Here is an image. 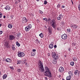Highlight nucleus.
Returning <instances> with one entry per match:
<instances>
[{
	"instance_id": "obj_1",
	"label": "nucleus",
	"mask_w": 80,
	"mask_h": 80,
	"mask_svg": "<svg viewBox=\"0 0 80 80\" xmlns=\"http://www.w3.org/2000/svg\"><path fill=\"white\" fill-rule=\"evenodd\" d=\"M45 75L48 77H52V73H51V71L50 70V68L46 66L44 67Z\"/></svg>"
},
{
	"instance_id": "obj_2",
	"label": "nucleus",
	"mask_w": 80,
	"mask_h": 80,
	"mask_svg": "<svg viewBox=\"0 0 80 80\" xmlns=\"http://www.w3.org/2000/svg\"><path fill=\"white\" fill-rule=\"evenodd\" d=\"M50 23L53 28L55 29L57 27V23L55 19H52L51 20V21H50Z\"/></svg>"
},
{
	"instance_id": "obj_3",
	"label": "nucleus",
	"mask_w": 80,
	"mask_h": 80,
	"mask_svg": "<svg viewBox=\"0 0 80 80\" xmlns=\"http://www.w3.org/2000/svg\"><path fill=\"white\" fill-rule=\"evenodd\" d=\"M18 56L19 57H23L25 56V54L23 52H18Z\"/></svg>"
},
{
	"instance_id": "obj_4",
	"label": "nucleus",
	"mask_w": 80,
	"mask_h": 80,
	"mask_svg": "<svg viewBox=\"0 0 80 80\" xmlns=\"http://www.w3.org/2000/svg\"><path fill=\"white\" fill-rule=\"evenodd\" d=\"M61 37L62 39H63V40H66V38H67V35L64 34L62 35Z\"/></svg>"
},
{
	"instance_id": "obj_5",
	"label": "nucleus",
	"mask_w": 80,
	"mask_h": 80,
	"mask_svg": "<svg viewBox=\"0 0 80 80\" xmlns=\"http://www.w3.org/2000/svg\"><path fill=\"white\" fill-rule=\"evenodd\" d=\"M15 38V37L12 35H9V39L10 40H13Z\"/></svg>"
},
{
	"instance_id": "obj_6",
	"label": "nucleus",
	"mask_w": 80,
	"mask_h": 80,
	"mask_svg": "<svg viewBox=\"0 0 80 80\" xmlns=\"http://www.w3.org/2000/svg\"><path fill=\"white\" fill-rule=\"evenodd\" d=\"M74 73L75 75H77L78 77L80 76V72L77 70H76L75 71Z\"/></svg>"
},
{
	"instance_id": "obj_7",
	"label": "nucleus",
	"mask_w": 80,
	"mask_h": 80,
	"mask_svg": "<svg viewBox=\"0 0 80 80\" xmlns=\"http://www.w3.org/2000/svg\"><path fill=\"white\" fill-rule=\"evenodd\" d=\"M22 23H27L28 22V20L27 19L26 17H23L22 18Z\"/></svg>"
},
{
	"instance_id": "obj_8",
	"label": "nucleus",
	"mask_w": 80,
	"mask_h": 80,
	"mask_svg": "<svg viewBox=\"0 0 80 80\" xmlns=\"http://www.w3.org/2000/svg\"><path fill=\"white\" fill-rule=\"evenodd\" d=\"M40 70L41 72H44V68H43V66H40L39 67Z\"/></svg>"
},
{
	"instance_id": "obj_9",
	"label": "nucleus",
	"mask_w": 80,
	"mask_h": 80,
	"mask_svg": "<svg viewBox=\"0 0 80 80\" xmlns=\"http://www.w3.org/2000/svg\"><path fill=\"white\" fill-rule=\"evenodd\" d=\"M59 71L61 72V73H62L63 72H64V68H63V67H61L59 69Z\"/></svg>"
},
{
	"instance_id": "obj_10",
	"label": "nucleus",
	"mask_w": 80,
	"mask_h": 80,
	"mask_svg": "<svg viewBox=\"0 0 80 80\" xmlns=\"http://www.w3.org/2000/svg\"><path fill=\"white\" fill-rule=\"evenodd\" d=\"M6 62H9V63H12V59L9 58H7L6 60Z\"/></svg>"
},
{
	"instance_id": "obj_11",
	"label": "nucleus",
	"mask_w": 80,
	"mask_h": 80,
	"mask_svg": "<svg viewBox=\"0 0 80 80\" xmlns=\"http://www.w3.org/2000/svg\"><path fill=\"white\" fill-rule=\"evenodd\" d=\"M5 8L6 10H10L11 8L10 6H7L6 7H5Z\"/></svg>"
},
{
	"instance_id": "obj_12",
	"label": "nucleus",
	"mask_w": 80,
	"mask_h": 80,
	"mask_svg": "<svg viewBox=\"0 0 80 80\" xmlns=\"http://www.w3.org/2000/svg\"><path fill=\"white\" fill-rule=\"evenodd\" d=\"M38 63H39V67H42V66H43V62H42V61H40Z\"/></svg>"
},
{
	"instance_id": "obj_13",
	"label": "nucleus",
	"mask_w": 80,
	"mask_h": 80,
	"mask_svg": "<svg viewBox=\"0 0 80 80\" xmlns=\"http://www.w3.org/2000/svg\"><path fill=\"white\" fill-rule=\"evenodd\" d=\"M68 73L69 76L72 77L73 76V72L72 71H69Z\"/></svg>"
},
{
	"instance_id": "obj_14",
	"label": "nucleus",
	"mask_w": 80,
	"mask_h": 80,
	"mask_svg": "<svg viewBox=\"0 0 80 80\" xmlns=\"http://www.w3.org/2000/svg\"><path fill=\"white\" fill-rule=\"evenodd\" d=\"M28 26H27L25 28V30L26 32H28L30 30V28H28Z\"/></svg>"
},
{
	"instance_id": "obj_15",
	"label": "nucleus",
	"mask_w": 80,
	"mask_h": 80,
	"mask_svg": "<svg viewBox=\"0 0 80 80\" xmlns=\"http://www.w3.org/2000/svg\"><path fill=\"white\" fill-rule=\"evenodd\" d=\"M55 60H57L58 59V55H56L54 57Z\"/></svg>"
},
{
	"instance_id": "obj_16",
	"label": "nucleus",
	"mask_w": 80,
	"mask_h": 80,
	"mask_svg": "<svg viewBox=\"0 0 80 80\" xmlns=\"http://www.w3.org/2000/svg\"><path fill=\"white\" fill-rule=\"evenodd\" d=\"M49 48H51L52 49V48H53V45L52 44H50L49 46Z\"/></svg>"
},
{
	"instance_id": "obj_17",
	"label": "nucleus",
	"mask_w": 80,
	"mask_h": 80,
	"mask_svg": "<svg viewBox=\"0 0 80 80\" xmlns=\"http://www.w3.org/2000/svg\"><path fill=\"white\" fill-rule=\"evenodd\" d=\"M39 36L41 38H43V33H41L39 35Z\"/></svg>"
},
{
	"instance_id": "obj_18",
	"label": "nucleus",
	"mask_w": 80,
	"mask_h": 80,
	"mask_svg": "<svg viewBox=\"0 0 80 80\" xmlns=\"http://www.w3.org/2000/svg\"><path fill=\"white\" fill-rule=\"evenodd\" d=\"M17 64L18 65V64H20V63H22V61H21V60H18L17 61Z\"/></svg>"
},
{
	"instance_id": "obj_19",
	"label": "nucleus",
	"mask_w": 80,
	"mask_h": 80,
	"mask_svg": "<svg viewBox=\"0 0 80 80\" xmlns=\"http://www.w3.org/2000/svg\"><path fill=\"white\" fill-rule=\"evenodd\" d=\"M7 77V75L6 74H4L3 75L2 78L3 79H5Z\"/></svg>"
},
{
	"instance_id": "obj_20",
	"label": "nucleus",
	"mask_w": 80,
	"mask_h": 80,
	"mask_svg": "<svg viewBox=\"0 0 80 80\" xmlns=\"http://www.w3.org/2000/svg\"><path fill=\"white\" fill-rule=\"evenodd\" d=\"M71 79V77L69 76H68L66 78V79L67 80H70Z\"/></svg>"
},
{
	"instance_id": "obj_21",
	"label": "nucleus",
	"mask_w": 80,
	"mask_h": 80,
	"mask_svg": "<svg viewBox=\"0 0 80 80\" xmlns=\"http://www.w3.org/2000/svg\"><path fill=\"white\" fill-rule=\"evenodd\" d=\"M35 52H32L31 53V55L32 56H35Z\"/></svg>"
},
{
	"instance_id": "obj_22",
	"label": "nucleus",
	"mask_w": 80,
	"mask_h": 80,
	"mask_svg": "<svg viewBox=\"0 0 80 80\" xmlns=\"http://www.w3.org/2000/svg\"><path fill=\"white\" fill-rule=\"evenodd\" d=\"M12 49L14 51L15 50V46H14V45H12Z\"/></svg>"
},
{
	"instance_id": "obj_23",
	"label": "nucleus",
	"mask_w": 80,
	"mask_h": 80,
	"mask_svg": "<svg viewBox=\"0 0 80 80\" xmlns=\"http://www.w3.org/2000/svg\"><path fill=\"white\" fill-rule=\"evenodd\" d=\"M16 44L17 46L18 47H20V44L19 43L18 41H17L16 42Z\"/></svg>"
},
{
	"instance_id": "obj_24",
	"label": "nucleus",
	"mask_w": 80,
	"mask_h": 80,
	"mask_svg": "<svg viewBox=\"0 0 80 80\" xmlns=\"http://www.w3.org/2000/svg\"><path fill=\"white\" fill-rule=\"evenodd\" d=\"M74 64H75V63L73 62H72L70 63V65H71L72 66L74 65Z\"/></svg>"
},
{
	"instance_id": "obj_25",
	"label": "nucleus",
	"mask_w": 80,
	"mask_h": 80,
	"mask_svg": "<svg viewBox=\"0 0 80 80\" xmlns=\"http://www.w3.org/2000/svg\"><path fill=\"white\" fill-rule=\"evenodd\" d=\"M52 57H54L55 55H56V54H55V52H52Z\"/></svg>"
},
{
	"instance_id": "obj_26",
	"label": "nucleus",
	"mask_w": 80,
	"mask_h": 80,
	"mask_svg": "<svg viewBox=\"0 0 80 80\" xmlns=\"http://www.w3.org/2000/svg\"><path fill=\"white\" fill-rule=\"evenodd\" d=\"M12 24H9L8 26V27L9 28H12Z\"/></svg>"
},
{
	"instance_id": "obj_27",
	"label": "nucleus",
	"mask_w": 80,
	"mask_h": 80,
	"mask_svg": "<svg viewBox=\"0 0 80 80\" xmlns=\"http://www.w3.org/2000/svg\"><path fill=\"white\" fill-rule=\"evenodd\" d=\"M72 28H77V25L76 24L73 25Z\"/></svg>"
},
{
	"instance_id": "obj_28",
	"label": "nucleus",
	"mask_w": 80,
	"mask_h": 80,
	"mask_svg": "<svg viewBox=\"0 0 80 80\" xmlns=\"http://www.w3.org/2000/svg\"><path fill=\"white\" fill-rule=\"evenodd\" d=\"M6 46L8 48L9 47V43L7 42H6Z\"/></svg>"
},
{
	"instance_id": "obj_29",
	"label": "nucleus",
	"mask_w": 80,
	"mask_h": 80,
	"mask_svg": "<svg viewBox=\"0 0 80 80\" xmlns=\"http://www.w3.org/2000/svg\"><path fill=\"white\" fill-rule=\"evenodd\" d=\"M17 71L18 72H21V69L19 68H17Z\"/></svg>"
},
{
	"instance_id": "obj_30",
	"label": "nucleus",
	"mask_w": 80,
	"mask_h": 80,
	"mask_svg": "<svg viewBox=\"0 0 80 80\" xmlns=\"http://www.w3.org/2000/svg\"><path fill=\"white\" fill-rule=\"evenodd\" d=\"M43 20H45V21H46L47 22H48V20H47V18H43Z\"/></svg>"
},
{
	"instance_id": "obj_31",
	"label": "nucleus",
	"mask_w": 80,
	"mask_h": 80,
	"mask_svg": "<svg viewBox=\"0 0 80 80\" xmlns=\"http://www.w3.org/2000/svg\"><path fill=\"white\" fill-rule=\"evenodd\" d=\"M61 17H58L57 18V20H61Z\"/></svg>"
},
{
	"instance_id": "obj_32",
	"label": "nucleus",
	"mask_w": 80,
	"mask_h": 80,
	"mask_svg": "<svg viewBox=\"0 0 80 80\" xmlns=\"http://www.w3.org/2000/svg\"><path fill=\"white\" fill-rule=\"evenodd\" d=\"M48 31H52V28H51L49 27L48 28Z\"/></svg>"
},
{
	"instance_id": "obj_33",
	"label": "nucleus",
	"mask_w": 80,
	"mask_h": 80,
	"mask_svg": "<svg viewBox=\"0 0 80 80\" xmlns=\"http://www.w3.org/2000/svg\"><path fill=\"white\" fill-rule=\"evenodd\" d=\"M29 28H32V25L31 24H29V25H28V26Z\"/></svg>"
},
{
	"instance_id": "obj_34",
	"label": "nucleus",
	"mask_w": 80,
	"mask_h": 80,
	"mask_svg": "<svg viewBox=\"0 0 80 80\" xmlns=\"http://www.w3.org/2000/svg\"><path fill=\"white\" fill-rule=\"evenodd\" d=\"M20 35H21V34L20 33H18L17 35L18 37H20Z\"/></svg>"
},
{
	"instance_id": "obj_35",
	"label": "nucleus",
	"mask_w": 80,
	"mask_h": 80,
	"mask_svg": "<svg viewBox=\"0 0 80 80\" xmlns=\"http://www.w3.org/2000/svg\"><path fill=\"white\" fill-rule=\"evenodd\" d=\"M2 13L0 12V18H2Z\"/></svg>"
},
{
	"instance_id": "obj_36",
	"label": "nucleus",
	"mask_w": 80,
	"mask_h": 80,
	"mask_svg": "<svg viewBox=\"0 0 80 80\" xmlns=\"http://www.w3.org/2000/svg\"><path fill=\"white\" fill-rule=\"evenodd\" d=\"M73 60L74 61H75V62H76V61L77 60V58H74Z\"/></svg>"
},
{
	"instance_id": "obj_37",
	"label": "nucleus",
	"mask_w": 80,
	"mask_h": 80,
	"mask_svg": "<svg viewBox=\"0 0 80 80\" xmlns=\"http://www.w3.org/2000/svg\"><path fill=\"white\" fill-rule=\"evenodd\" d=\"M48 22H50V21L51 22V21L52 20H51V18H48Z\"/></svg>"
},
{
	"instance_id": "obj_38",
	"label": "nucleus",
	"mask_w": 80,
	"mask_h": 80,
	"mask_svg": "<svg viewBox=\"0 0 80 80\" xmlns=\"http://www.w3.org/2000/svg\"><path fill=\"white\" fill-rule=\"evenodd\" d=\"M67 30L68 32H71V30H70V28L67 29Z\"/></svg>"
},
{
	"instance_id": "obj_39",
	"label": "nucleus",
	"mask_w": 80,
	"mask_h": 80,
	"mask_svg": "<svg viewBox=\"0 0 80 80\" xmlns=\"http://www.w3.org/2000/svg\"><path fill=\"white\" fill-rule=\"evenodd\" d=\"M44 3V5H46L47 3V1H45Z\"/></svg>"
},
{
	"instance_id": "obj_40",
	"label": "nucleus",
	"mask_w": 80,
	"mask_h": 80,
	"mask_svg": "<svg viewBox=\"0 0 80 80\" xmlns=\"http://www.w3.org/2000/svg\"><path fill=\"white\" fill-rule=\"evenodd\" d=\"M10 68L12 70H14V68L13 67H10Z\"/></svg>"
},
{
	"instance_id": "obj_41",
	"label": "nucleus",
	"mask_w": 80,
	"mask_h": 80,
	"mask_svg": "<svg viewBox=\"0 0 80 80\" xmlns=\"http://www.w3.org/2000/svg\"><path fill=\"white\" fill-rule=\"evenodd\" d=\"M39 13H41V14H42L43 13V12L42 11H39Z\"/></svg>"
},
{
	"instance_id": "obj_42",
	"label": "nucleus",
	"mask_w": 80,
	"mask_h": 80,
	"mask_svg": "<svg viewBox=\"0 0 80 80\" xmlns=\"http://www.w3.org/2000/svg\"><path fill=\"white\" fill-rule=\"evenodd\" d=\"M25 63V64L26 65V67H27V63H27V62H24Z\"/></svg>"
},
{
	"instance_id": "obj_43",
	"label": "nucleus",
	"mask_w": 80,
	"mask_h": 80,
	"mask_svg": "<svg viewBox=\"0 0 80 80\" xmlns=\"http://www.w3.org/2000/svg\"><path fill=\"white\" fill-rule=\"evenodd\" d=\"M59 17H61L62 18V17H63V16H62V14H60L59 16Z\"/></svg>"
},
{
	"instance_id": "obj_44",
	"label": "nucleus",
	"mask_w": 80,
	"mask_h": 80,
	"mask_svg": "<svg viewBox=\"0 0 80 80\" xmlns=\"http://www.w3.org/2000/svg\"><path fill=\"white\" fill-rule=\"evenodd\" d=\"M3 33V31H0V35H2Z\"/></svg>"
},
{
	"instance_id": "obj_45",
	"label": "nucleus",
	"mask_w": 80,
	"mask_h": 80,
	"mask_svg": "<svg viewBox=\"0 0 80 80\" xmlns=\"http://www.w3.org/2000/svg\"><path fill=\"white\" fill-rule=\"evenodd\" d=\"M53 63H57V60H54L53 61Z\"/></svg>"
},
{
	"instance_id": "obj_46",
	"label": "nucleus",
	"mask_w": 80,
	"mask_h": 80,
	"mask_svg": "<svg viewBox=\"0 0 80 80\" xmlns=\"http://www.w3.org/2000/svg\"><path fill=\"white\" fill-rule=\"evenodd\" d=\"M60 4H58V6H57L58 8H59V7H60Z\"/></svg>"
},
{
	"instance_id": "obj_47",
	"label": "nucleus",
	"mask_w": 80,
	"mask_h": 80,
	"mask_svg": "<svg viewBox=\"0 0 80 80\" xmlns=\"http://www.w3.org/2000/svg\"><path fill=\"white\" fill-rule=\"evenodd\" d=\"M32 52H36V50L35 49H32Z\"/></svg>"
},
{
	"instance_id": "obj_48",
	"label": "nucleus",
	"mask_w": 80,
	"mask_h": 80,
	"mask_svg": "<svg viewBox=\"0 0 80 80\" xmlns=\"http://www.w3.org/2000/svg\"><path fill=\"white\" fill-rule=\"evenodd\" d=\"M78 9L80 11V4L78 6Z\"/></svg>"
},
{
	"instance_id": "obj_49",
	"label": "nucleus",
	"mask_w": 80,
	"mask_h": 80,
	"mask_svg": "<svg viewBox=\"0 0 80 80\" xmlns=\"http://www.w3.org/2000/svg\"><path fill=\"white\" fill-rule=\"evenodd\" d=\"M57 30H58V31H59V30H60V28H57Z\"/></svg>"
},
{
	"instance_id": "obj_50",
	"label": "nucleus",
	"mask_w": 80,
	"mask_h": 80,
	"mask_svg": "<svg viewBox=\"0 0 80 80\" xmlns=\"http://www.w3.org/2000/svg\"><path fill=\"white\" fill-rule=\"evenodd\" d=\"M49 33L51 34L52 33V31H49Z\"/></svg>"
},
{
	"instance_id": "obj_51",
	"label": "nucleus",
	"mask_w": 80,
	"mask_h": 80,
	"mask_svg": "<svg viewBox=\"0 0 80 80\" xmlns=\"http://www.w3.org/2000/svg\"><path fill=\"white\" fill-rule=\"evenodd\" d=\"M70 27H72L73 28V24L71 25Z\"/></svg>"
},
{
	"instance_id": "obj_52",
	"label": "nucleus",
	"mask_w": 80,
	"mask_h": 80,
	"mask_svg": "<svg viewBox=\"0 0 80 80\" xmlns=\"http://www.w3.org/2000/svg\"><path fill=\"white\" fill-rule=\"evenodd\" d=\"M65 6H62V8H65Z\"/></svg>"
},
{
	"instance_id": "obj_53",
	"label": "nucleus",
	"mask_w": 80,
	"mask_h": 80,
	"mask_svg": "<svg viewBox=\"0 0 80 80\" xmlns=\"http://www.w3.org/2000/svg\"><path fill=\"white\" fill-rule=\"evenodd\" d=\"M54 48H57V45H55L54 46Z\"/></svg>"
},
{
	"instance_id": "obj_54",
	"label": "nucleus",
	"mask_w": 80,
	"mask_h": 80,
	"mask_svg": "<svg viewBox=\"0 0 80 80\" xmlns=\"http://www.w3.org/2000/svg\"><path fill=\"white\" fill-rule=\"evenodd\" d=\"M68 51H69V52H70V48H69L68 49Z\"/></svg>"
},
{
	"instance_id": "obj_55",
	"label": "nucleus",
	"mask_w": 80,
	"mask_h": 80,
	"mask_svg": "<svg viewBox=\"0 0 80 80\" xmlns=\"http://www.w3.org/2000/svg\"><path fill=\"white\" fill-rule=\"evenodd\" d=\"M36 42H39V41H38V39L36 40Z\"/></svg>"
},
{
	"instance_id": "obj_56",
	"label": "nucleus",
	"mask_w": 80,
	"mask_h": 80,
	"mask_svg": "<svg viewBox=\"0 0 80 80\" xmlns=\"http://www.w3.org/2000/svg\"><path fill=\"white\" fill-rule=\"evenodd\" d=\"M3 18H6V16H4Z\"/></svg>"
},
{
	"instance_id": "obj_57",
	"label": "nucleus",
	"mask_w": 80,
	"mask_h": 80,
	"mask_svg": "<svg viewBox=\"0 0 80 80\" xmlns=\"http://www.w3.org/2000/svg\"><path fill=\"white\" fill-rule=\"evenodd\" d=\"M45 79H46V80H48V78H45Z\"/></svg>"
},
{
	"instance_id": "obj_58",
	"label": "nucleus",
	"mask_w": 80,
	"mask_h": 80,
	"mask_svg": "<svg viewBox=\"0 0 80 80\" xmlns=\"http://www.w3.org/2000/svg\"><path fill=\"white\" fill-rule=\"evenodd\" d=\"M2 25V24H0V28L1 27Z\"/></svg>"
},
{
	"instance_id": "obj_59",
	"label": "nucleus",
	"mask_w": 80,
	"mask_h": 80,
	"mask_svg": "<svg viewBox=\"0 0 80 80\" xmlns=\"http://www.w3.org/2000/svg\"><path fill=\"white\" fill-rule=\"evenodd\" d=\"M71 2H72V4H73V1H72Z\"/></svg>"
},
{
	"instance_id": "obj_60",
	"label": "nucleus",
	"mask_w": 80,
	"mask_h": 80,
	"mask_svg": "<svg viewBox=\"0 0 80 80\" xmlns=\"http://www.w3.org/2000/svg\"><path fill=\"white\" fill-rule=\"evenodd\" d=\"M72 46H73V45H74V44H73V43H72Z\"/></svg>"
},
{
	"instance_id": "obj_61",
	"label": "nucleus",
	"mask_w": 80,
	"mask_h": 80,
	"mask_svg": "<svg viewBox=\"0 0 80 80\" xmlns=\"http://www.w3.org/2000/svg\"><path fill=\"white\" fill-rule=\"evenodd\" d=\"M37 1V2H39L40 1V0H36Z\"/></svg>"
},
{
	"instance_id": "obj_62",
	"label": "nucleus",
	"mask_w": 80,
	"mask_h": 80,
	"mask_svg": "<svg viewBox=\"0 0 80 80\" xmlns=\"http://www.w3.org/2000/svg\"><path fill=\"white\" fill-rule=\"evenodd\" d=\"M1 75V72L0 71V75Z\"/></svg>"
},
{
	"instance_id": "obj_63",
	"label": "nucleus",
	"mask_w": 80,
	"mask_h": 80,
	"mask_svg": "<svg viewBox=\"0 0 80 80\" xmlns=\"http://www.w3.org/2000/svg\"><path fill=\"white\" fill-rule=\"evenodd\" d=\"M64 57H66V56H65Z\"/></svg>"
},
{
	"instance_id": "obj_64",
	"label": "nucleus",
	"mask_w": 80,
	"mask_h": 80,
	"mask_svg": "<svg viewBox=\"0 0 80 80\" xmlns=\"http://www.w3.org/2000/svg\"><path fill=\"white\" fill-rule=\"evenodd\" d=\"M60 76H61L60 75H59V77H60Z\"/></svg>"
}]
</instances>
